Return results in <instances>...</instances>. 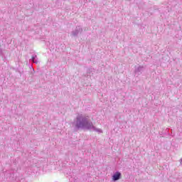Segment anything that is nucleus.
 Returning a JSON list of instances; mask_svg holds the SVG:
<instances>
[{
	"label": "nucleus",
	"instance_id": "1",
	"mask_svg": "<svg viewBox=\"0 0 182 182\" xmlns=\"http://www.w3.org/2000/svg\"><path fill=\"white\" fill-rule=\"evenodd\" d=\"M75 127L77 129H84L85 130H90V132H96V133H103L102 129L96 128L93 125V122L90 121L89 116L84 114H78L75 120Z\"/></svg>",
	"mask_w": 182,
	"mask_h": 182
},
{
	"label": "nucleus",
	"instance_id": "2",
	"mask_svg": "<svg viewBox=\"0 0 182 182\" xmlns=\"http://www.w3.org/2000/svg\"><path fill=\"white\" fill-rule=\"evenodd\" d=\"M122 178V173L117 171L112 176V181H117V180H120Z\"/></svg>",
	"mask_w": 182,
	"mask_h": 182
},
{
	"label": "nucleus",
	"instance_id": "3",
	"mask_svg": "<svg viewBox=\"0 0 182 182\" xmlns=\"http://www.w3.org/2000/svg\"><path fill=\"white\" fill-rule=\"evenodd\" d=\"M80 32H82V27L80 26H77L75 28V30H74L73 31H72L71 35L73 36H77V35H79V33H80Z\"/></svg>",
	"mask_w": 182,
	"mask_h": 182
},
{
	"label": "nucleus",
	"instance_id": "4",
	"mask_svg": "<svg viewBox=\"0 0 182 182\" xmlns=\"http://www.w3.org/2000/svg\"><path fill=\"white\" fill-rule=\"evenodd\" d=\"M144 70V67L139 65L138 67H136L135 68V73L136 75H141L143 73V71Z\"/></svg>",
	"mask_w": 182,
	"mask_h": 182
},
{
	"label": "nucleus",
	"instance_id": "5",
	"mask_svg": "<svg viewBox=\"0 0 182 182\" xmlns=\"http://www.w3.org/2000/svg\"><path fill=\"white\" fill-rule=\"evenodd\" d=\"M31 62H33V63H36V65H38V63H39V61L38 60V55L33 54L31 56Z\"/></svg>",
	"mask_w": 182,
	"mask_h": 182
},
{
	"label": "nucleus",
	"instance_id": "6",
	"mask_svg": "<svg viewBox=\"0 0 182 182\" xmlns=\"http://www.w3.org/2000/svg\"><path fill=\"white\" fill-rule=\"evenodd\" d=\"M31 62H33V63H36V65H38V63H39V61L38 60V55L33 54L31 56Z\"/></svg>",
	"mask_w": 182,
	"mask_h": 182
},
{
	"label": "nucleus",
	"instance_id": "7",
	"mask_svg": "<svg viewBox=\"0 0 182 182\" xmlns=\"http://www.w3.org/2000/svg\"><path fill=\"white\" fill-rule=\"evenodd\" d=\"M31 62H33V63H36V65H38V63H39V61L38 60V55L33 54L31 56Z\"/></svg>",
	"mask_w": 182,
	"mask_h": 182
},
{
	"label": "nucleus",
	"instance_id": "8",
	"mask_svg": "<svg viewBox=\"0 0 182 182\" xmlns=\"http://www.w3.org/2000/svg\"><path fill=\"white\" fill-rule=\"evenodd\" d=\"M31 62H33V63H36V65H38V63H39V61L38 60V55L33 54L31 56Z\"/></svg>",
	"mask_w": 182,
	"mask_h": 182
},
{
	"label": "nucleus",
	"instance_id": "9",
	"mask_svg": "<svg viewBox=\"0 0 182 182\" xmlns=\"http://www.w3.org/2000/svg\"><path fill=\"white\" fill-rule=\"evenodd\" d=\"M92 72V69H89V70H87V76H90V73Z\"/></svg>",
	"mask_w": 182,
	"mask_h": 182
},
{
	"label": "nucleus",
	"instance_id": "10",
	"mask_svg": "<svg viewBox=\"0 0 182 182\" xmlns=\"http://www.w3.org/2000/svg\"><path fill=\"white\" fill-rule=\"evenodd\" d=\"M2 52V50H0V53Z\"/></svg>",
	"mask_w": 182,
	"mask_h": 182
}]
</instances>
